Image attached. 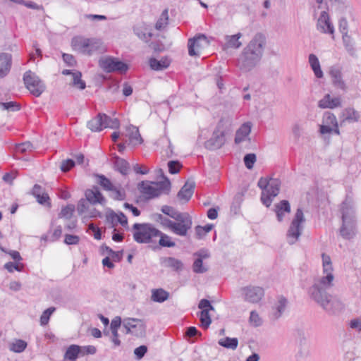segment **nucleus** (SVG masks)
Here are the masks:
<instances>
[{
	"instance_id": "58",
	"label": "nucleus",
	"mask_w": 361,
	"mask_h": 361,
	"mask_svg": "<svg viewBox=\"0 0 361 361\" xmlns=\"http://www.w3.org/2000/svg\"><path fill=\"white\" fill-rule=\"evenodd\" d=\"M0 106H1L4 110H11L13 111H19L20 109V105L16 102H0Z\"/></svg>"
},
{
	"instance_id": "64",
	"label": "nucleus",
	"mask_w": 361,
	"mask_h": 361,
	"mask_svg": "<svg viewBox=\"0 0 361 361\" xmlns=\"http://www.w3.org/2000/svg\"><path fill=\"white\" fill-rule=\"evenodd\" d=\"M23 264H15L13 262H9L5 264L4 268L8 270L9 272H13L14 270L18 271H21L23 269Z\"/></svg>"
},
{
	"instance_id": "16",
	"label": "nucleus",
	"mask_w": 361,
	"mask_h": 361,
	"mask_svg": "<svg viewBox=\"0 0 361 361\" xmlns=\"http://www.w3.org/2000/svg\"><path fill=\"white\" fill-rule=\"evenodd\" d=\"M135 35L142 41L148 42L153 36L152 29L144 23L137 24L133 27Z\"/></svg>"
},
{
	"instance_id": "36",
	"label": "nucleus",
	"mask_w": 361,
	"mask_h": 361,
	"mask_svg": "<svg viewBox=\"0 0 361 361\" xmlns=\"http://www.w3.org/2000/svg\"><path fill=\"white\" fill-rule=\"evenodd\" d=\"M87 127L92 131H94V132L101 131L103 129L102 113H99L96 117L91 119L87 123Z\"/></svg>"
},
{
	"instance_id": "31",
	"label": "nucleus",
	"mask_w": 361,
	"mask_h": 361,
	"mask_svg": "<svg viewBox=\"0 0 361 361\" xmlns=\"http://www.w3.org/2000/svg\"><path fill=\"white\" fill-rule=\"evenodd\" d=\"M108 192H109V196L114 200L121 201L124 200L126 197V191L121 185L118 187L114 185L111 190H109Z\"/></svg>"
},
{
	"instance_id": "5",
	"label": "nucleus",
	"mask_w": 361,
	"mask_h": 361,
	"mask_svg": "<svg viewBox=\"0 0 361 361\" xmlns=\"http://www.w3.org/2000/svg\"><path fill=\"white\" fill-rule=\"evenodd\" d=\"M133 230L134 240L142 244L155 242L154 238L161 234V231L148 223H135L133 226Z\"/></svg>"
},
{
	"instance_id": "46",
	"label": "nucleus",
	"mask_w": 361,
	"mask_h": 361,
	"mask_svg": "<svg viewBox=\"0 0 361 361\" xmlns=\"http://www.w3.org/2000/svg\"><path fill=\"white\" fill-rule=\"evenodd\" d=\"M324 273H326V276H322L319 281V283H317L319 287H322L321 286H324V287H330L332 286V282L334 279V276L333 274V271H324Z\"/></svg>"
},
{
	"instance_id": "29",
	"label": "nucleus",
	"mask_w": 361,
	"mask_h": 361,
	"mask_svg": "<svg viewBox=\"0 0 361 361\" xmlns=\"http://www.w3.org/2000/svg\"><path fill=\"white\" fill-rule=\"evenodd\" d=\"M264 295V290L260 286H250V302L257 303Z\"/></svg>"
},
{
	"instance_id": "11",
	"label": "nucleus",
	"mask_w": 361,
	"mask_h": 361,
	"mask_svg": "<svg viewBox=\"0 0 361 361\" xmlns=\"http://www.w3.org/2000/svg\"><path fill=\"white\" fill-rule=\"evenodd\" d=\"M99 63L100 67L106 73H125L128 70V66L125 63L113 57L100 59Z\"/></svg>"
},
{
	"instance_id": "8",
	"label": "nucleus",
	"mask_w": 361,
	"mask_h": 361,
	"mask_svg": "<svg viewBox=\"0 0 361 361\" xmlns=\"http://www.w3.org/2000/svg\"><path fill=\"white\" fill-rule=\"evenodd\" d=\"M305 218L302 207H298L287 231L288 243L294 244L302 235Z\"/></svg>"
},
{
	"instance_id": "47",
	"label": "nucleus",
	"mask_w": 361,
	"mask_h": 361,
	"mask_svg": "<svg viewBox=\"0 0 361 361\" xmlns=\"http://www.w3.org/2000/svg\"><path fill=\"white\" fill-rule=\"evenodd\" d=\"M238 339L235 338L226 337L224 339H221L219 341V344L224 348L230 349H235L238 346Z\"/></svg>"
},
{
	"instance_id": "40",
	"label": "nucleus",
	"mask_w": 361,
	"mask_h": 361,
	"mask_svg": "<svg viewBox=\"0 0 361 361\" xmlns=\"http://www.w3.org/2000/svg\"><path fill=\"white\" fill-rule=\"evenodd\" d=\"M241 33L238 32L233 35L226 36V46L228 47L238 48L241 46L242 43L239 41L241 37Z\"/></svg>"
},
{
	"instance_id": "62",
	"label": "nucleus",
	"mask_w": 361,
	"mask_h": 361,
	"mask_svg": "<svg viewBox=\"0 0 361 361\" xmlns=\"http://www.w3.org/2000/svg\"><path fill=\"white\" fill-rule=\"evenodd\" d=\"M181 165L178 161H170L168 163L169 171L171 174L178 173Z\"/></svg>"
},
{
	"instance_id": "20",
	"label": "nucleus",
	"mask_w": 361,
	"mask_h": 361,
	"mask_svg": "<svg viewBox=\"0 0 361 361\" xmlns=\"http://www.w3.org/2000/svg\"><path fill=\"white\" fill-rule=\"evenodd\" d=\"M341 105V99L339 97H331L329 94H326L318 102V106L321 109H335Z\"/></svg>"
},
{
	"instance_id": "19",
	"label": "nucleus",
	"mask_w": 361,
	"mask_h": 361,
	"mask_svg": "<svg viewBox=\"0 0 361 361\" xmlns=\"http://www.w3.org/2000/svg\"><path fill=\"white\" fill-rule=\"evenodd\" d=\"M195 183L194 181H187L177 194V197L187 202L190 200L194 193Z\"/></svg>"
},
{
	"instance_id": "22",
	"label": "nucleus",
	"mask_w": 361,
	"mask_h": 361,
	"mask_svg": "<svg viewBox=\"0 0 361 361\" xmlns=\"http://www.w3.org/2000/svg\"><path fill=\"white\" fill-rule=\"evenodd\" d=\"M329 75L332 78V82L334 86L338 87L343 90H345L346 85L342 79V73L340 68L331 66L329 70Z\"/></svg>"
},
{
	"instance_id": "15",
	"label": "nucleus",
	"mask_w": 361,
	"mask_h": 361,
	"mask_svg": "<svg viewBox=\"0 0 361 361\" xmlns=\"http://www.w3.org/2000/svg\"><path fill=\"white\" fill-rule=\"evenodd\" d=\"M317 28L321 30L323 33L334 35V27L330 20L328 13L325 11H322L318 19Z\"/></svg>"
},
{
	"instance_id": "25",
	"label": "nucleus",
	"mask_w": 361,
	"mask_h": 361,
	"mask_svg": "<svg viewBox=\"0 0 361 361\" xmlns=\"http://www.w3.org/2000/svg\"><path fill=\"white\" fill-rule=\"evenodd\" d=\"M206 40V37L204 35H202L197 37L189 39L188 47V54L191 56H198L199 55V49L201 47L200 41Z\"/></svg>"
},
{
	"instance_id": "1",
	"label": "nucleus",
	"mask_w": 361,
	"mask_h": 361,
	"mask_svg": "<svg viewBox=\"0 0 361 361\" xmlns=\"http://www.w3.org/2000/svg\"><path fill=\"white\" fill-rule=\"evenodd\" d=\"M353 200L346 195L341 207L342 225L339 229L341 236L345 240H352L357 234V221Z\"/></svg>"
},
{
	"instance_id": "56",
	"label": "nucleus",
	"mask_w": 361,
	"mask_h": 361,
	"mask_svg": "<svg viewBox=\"0 0 361 361\" xmlns=\"http://www.w3.org/2000/svg\"><path fill=\"white\" fill-rule=\"evenodd\" d=\"M295 336L296 340L299 342L300 346L306 345L307 337L304 329L299 328L296 329Z\"/></svg>"
},
{
	"instance_id": "49",
	"label": "nucleus",
	"mask_w": 361,
	"mask_h": 361,
	"mask_svg": "<svg viewBox=\"0 0 361 361\" xmlns=\"http://www.w3.org/2000/svg\"><path fill=\"white\" fill-rule=\"evenodd\" d=\"M82 74L79 71H75L73 73V86L77 87L80 90H84L86 87L85 82L81 80Z\"/></svg>"
},
{
	"instance_id": "18",
	"label": "nucleus",
	"mask_w": 361,
	"mask_h": 361,
	"mask_svg": "<svg viewBox=\"0 0 361 361\" xmlns=\"http://www.w3.org/2000/svg\"><path fill=\"white\" fill-rule=\"evenodd\" d=\"M274 212L276 213V219L279 222L283 221L286 214L291 212L290 204L288 200H283L275 204Z\"/></svg>"
},
{
	"instance_id": "37",
	"label": "nucleus",
	"mask_w": 361,
	"mask_h": 361,
	"mask_svg": "<svg viewBox=\"0 0 361 361\" xmlns=\"http://www.w3.org/2000/svg\"><path fill=\"white\" fill-rule=\"evenodd\" d=\"M129 140L130 142L133 145H139L142 142V139L139 133V130L137 127L130 126L129 127Z\"/></svg>"
},
{
	"instance_id": "23",
	"label": "nucleus",
	"mask_w": 361,
	"mask_h": 361,
	"mask_svg": "<svg viewBox=\"0 0 361 361\" xmlns=\"http://www.w3.org/2000/svg\"><path fill=\"white\" fill-rule=\"evenodd\" d=\"M131 319L135 321H130L129 323H126V325L131 327L133 331V335L137 337L144 336L146 333V325L144 321L136 318H131Z\"/></svg>"
},
{
	"instance_id": "48",
	"label": "nucleus",
	"mask_w": 361,
	"mask_h": 361,
	"mask_svg": "<svg viewBox=\"0 0 361 361\" xmlns=\"http://www.w3.org/2000/svg\"><path fill=\"white\" fill-rule=\"evenodd\" d=\"M158 238H159V244L161 247H173L176 245V243L171 240V238L162 232L161 235H159Z\"/></svg>"
},
{
	"instance_id": "17",
	"label": "nucleus",
	"mask_w": 361,
	"mask_h": 361,
	"mask_svg": "<svg viewBox=\"0 0 361 361\" xmlns=\"http://www.w3.org/2000/svg\"><path fill=\"white\" fill-rule=\"evenodd\" d=\"M85 197L87 200L92 204H100L104 205L106 202L97 187L87 190L85 191Z\"/></svg>"
},
{
	"instance_id": "45",
	"label": "nucleus",
	"mask_w": 361,
	"mask_h": 361,
	"mask_svg": "<svg viewBox=\"0 0 361 361\" xmlns=\"http://www.w3.org/2000/svg\"><path fill=\"white\" fill-rule=\"evenodd\" d=\"M323 122L336 128V126H340L335 114L331 111H326L323 115Z\"/></svg>"
},
{
	"instance_id": "9",
	"label": "nucleus",
	"mask_w": 361,
	"mask_h": 361,
	"mask_svg": "<svg viewBox=\"0 0 361 361\" xmlns=\"http://www.w3.org/2000/svg\"><path fill=\"white\" fill-rule=\"evenodd\" d=\"M23 81L26 88L37 97H39L46 89L43 81L31 71H26L24 73Z\"/></svg>"
},
{
	"instance_id": "41",
	"label": "nucleus",
	"mask_w": 361,
	"mask_h": 361,
	"mask_svg": "<svg viewBox=\"0 0 361 361\" xmlns=\"http://www.w3.org/2000/svg\"><path fill=\"white\" fill-rule=\"evenodd\" d=\"M169 24L168 9H164L155 24L157 30H161Z\"/></svg>"
},
{
	"instance_id": "63",
	"label": "nucleus",
	"mask_w": 361,
	"mask_h": 361,
	"mask_svg": "<svg viewBox=\"0 0 361 361\" xmlns=\"http://www.w3.org/2000/svg\"><path fill=\"white\" fill-rule=\"evenodd\" d=\"M198 308L201 309V311L214 310V307L211 305L209 300H208L207 299H202L198 304Z\"/></svg>"
},
{
	"instance_id": "39",
	"label": "nucleus",
	"mask_w": 361,
	"mask_h": 361,
	"mask_svg": "<svg viewBox=\"0 0 361 361\" xmlns=\"http://www.w3.org/2000/svg\"><path fill=\"white\" fill-rule=\"evenodd\" d=\"M80 352V347L77 345H70L64 355V358L70 360H75L78 358Z\"/></svg>"
},
{
	"instance_id": "10",
	"label": "nucleus",
	"mask_w": 361,
	"mask_h": 361,
	"mask_svg": "<svg viewBox=\"0 0 361 361\" xmlns=\"http://www.w3.org/2000/svg\"><path fill=\"white\" fill-rule=\"evenodd\" d=\"M161 211L165 215H167L174 219L176 222L180 224V225H184V227L188 230H190L192 228V221L188 213L180 212L174 207L168 205L162 206Z\"/></svg>"
},
{
	"instance_id": "3",
	"label": "nucleus",
	"mask_w": 361,
	"mask_h": 361,
	"mask_svg": "<svg viewBox=\"0 0 361 361\" xmlns=\"http://www.w3.org/2000/svg\"><path fill=\"white\" fill-rule=\"evenodd\" d=\"M258 187L262 190L261 202L266 207H269L280 192L281 181L279 178L271 177H261L257 183Z\"/></svg>"
},
{
	"instance_id": "34",
	"label": "nucleus",
	"mask_w": 361,
	"mask_h": 361,
	"mask_svg": "<svg viewBox=\"0 0 361 361\" xmlns=\"http://www.w3.org/2000/svg\"><path fill=\"white\" fill-rule=\"evenodd\" d=\"M150 68L155 71H161L169 66V61L167 59H162L160 61L151 58L149 61Z\"/></svg>"
},
{
	"instance_id": "44",
	"label": "nucleus",
	"mask_w": 361,
	"mask_h": 361,
	"mask_svg": "<svg viewBox=\"0 0 361 361\" xmlns=\"http://www.w3.org/2000/svg\"><path fill=\"white\" fill-rule=\"evenodd\" d=\"M102 254H107L110 255L112 259L115 262H119L122 257V251H114L111 247L107 245L102 246Z\"/></svg>"
},
{
	"instance_id": "35",
	"label": "nucleus",
	"mask_w": 361,
	"mask_h": 361,
	"mask_svg": "<svg viewBox=\"0 0 361 361\" xmlns=\"http://www.w3.org/2000/svg\"><path fill=\"white\" fill-rule=\"evenodd\" d=\"M169 296V293L162 288L152 290V300L157 302H163L166 301Z\"/></svg>"
},
{
	"instance_id": "38",
	"label": "nucleus",
	"mask_w": 361,
	"mask_h": 361,
	"mask_svg": "<svg viewBox=\"0 0 361 361\" xmlns=\"http://www.w3.org/2000/svg\"><path fill=\"white\" fill-rule=\"evenodd\" d=\"M116 169L119 171L122 175H127L130 171L129 163L123 159L116 158L115 163Z\"/></svg>"
},
{
	"instance_id": "7",
	"label": "nucleus",
	"mask_w": 361,
	"mask_h": 361,
	"mask_svg": "<svg viewBox=\"0 0 361 361\" xmlns=\"http://www.w3.org/2000/svg\"><path fill=\"white\" fill-rule=\"evenodd\" d=\"M267 43V37L262 32H257L250 41V71L261 61Z\"/></svg>"
},
{
	"instance_id": "30",
	"label": "nucleus",
	"mask_w": 361,
	"mask_h": 361,
	"mask_svg": "<svg viewBox=\"0 0 361 361\" xmlns=\"http://www.w3.org/2000/svg\"><path fill=\"white\" fill-rule=\"evenodd\" d=\"M248 138V122L244 123L236 131L235 143L238 145Z\"/></svg>"
},
{
	"instance_id": "43",
	"label": "nucleus",
	"mask_w": 361,
	"mask_h": 361,
	"mask_svg": "<svg viewBox=\"0 0 361 361\" xmlns=\"http://www.w3.org/2000/svg\"><path fill=\"white\" fill-rule=\"evenodd\" d=\"M96 177L97 178V183L106 191L111 190V188L114 185L104 175L97 174Z\"/></svg>"
},
{
	"instance_id": "53",
	"label": "nucleus",
	"mask_w": 361,
	"mask_h": 361,
	"mask_svg": "<svg viewBox=\"0 0 361 361\" xmlns=\"http://www.w3.org/2000/svg\"><path fill=\"white\" fill-rule=\"evenodd\" d=\"M250 323L253 324L254 326L255 327H258L262 325L263 320L259 316L257 311L252 310L250 312Z\"/></svg>"
},
{
	"instance_id": "54",
	"label": "nucleus",
	"mask_w": 361,
	"mask_h": 361,
	"mask_svg": "<svg viewBox=\"0 0 361 361\" xmlns=\"http://www.w3.org/2000/svg\"><path fill=\"white\" fill-rule=\"evenodd\" d=\"M237 66L242 71L247 73L248 67V57L247 56L245 51H244L243 55L238 59Z\"/></svg>"
},
{
	"instance_id": "60",
	"label": "nucleus",
	"mask_w": 361,
	"mask_h": 361,
	"mask_svg": "<svg viewBox=\"0 0 361 361\" xmlns=\"http://www.w3.org/2000/svg\"><path fill=\"white\" fill-rule=\"evenodd\" d=\"M339 31L341 32L342 36L348 35V23L346 18L341 17L338 22Z\"/></svg>"
},
{
	"instance_id": "55",
	"label": "nucleus",
	"mask_w": 361,
	"mask_h": 361,
	"mask_svg": "<svg viewBox=\"0 0 361 361\" xmlns=\"http://www.w3.org/2000/svg\"><path fill=\"white\" fill-rule=\"evenodd\" d=\"M55 307H51L44 310L41 317H40V324L41 325H46L48 324L49 317L51 314L55 311Z\"/></svg>"
},
{
	"instance_id": "32",
	"label": "nucleus",
	"mask_w": 361,
	"mask_h": 361,
	"mask_svg": "<svg viewBox=\"0 0 361 361\" xmlns=\"http://www.w3.org/2000/svg\"><path fill=\"white\" fill-rule=\"evenodd\" d=\"M102 127L103 128H112L116 129L118 128L120 126V122L118 118H111L105 114L102 113Z\"/></svg>"
},
{
	"instance_id": "42",
	"label": "nucleus",
	"mask_w": 361,
	"mask_h": 361,
	"mask_svg": "<svg viewBox=\"0 0 361 361\" xmlns=\"http://www.w3.org/2000/svg\"><path fill=\"white\" fill-rule=\"evenodd\" d=\"M319 132L321 135L331 134V133H334L337 135H341V131L338 128V126H336V128H334V126L326 124V123L322 124L319 126Z\"/></svg>"
},
{
	"instance_id": "52",
	"label": "nucleus",
	"mask_w": 361,
	"mask_h": 361,
	"mask_svg": "<svg viewBox=\"0 0 361 361\" xmlns=\"http://www.w3.org/2000/svg\"><path fill=\"white\" fill-rule=\"evenodd\" d=\"M203 260L200 258H197L192 265V270L197 274H203L207 271V268L204 266Z\"/></svg>"
},
{
	"instance_id": "33",
	"label": "nucleus",
	"mask_w": 361,
	"mask_h": 361,
	"mask_svg": "<svg viewBox=\"0 0 361 361\" xmlns=\"http://www.w3.org/2000/svg\"><path fill=\"white\" fill-rule=\"evenodd\" d=\"M342 39H343L344 47L346 49L347 52L351 56H356V49L354 47V45H355L354 39L350 35H348V34L345 35H343Z\"/></svg>"
},
{
	"instance_id": "59",
	"label": "nucleus",
	"mask_w": 361,
	"mask_h": 361,
	"mask_svg": "<svg viewBox=\"0 0 361 361\" xmlns=\"http://www.w3.org/2000/svg\"><path fill=\"white\" fill-rule=\"evenodd\" d=\"M322 264H323V271H333L334 269L332 267L331 257L324 253H323L322 255Z\"/></svg>"
},
{
	"instance_id": "24",
	"label": "nucleus",
	"mask_w": 361,
	"mask_h": 361,
	"mask_svg": "<svg viewBox=\"0 0 361 361\" xmlns=\"http://www.w3.org/2000/svg\"><path fill=\"white\" fill-rule=\"evenodd\" d=\"M288 303V299L285 296L283 295L277 296V302L272 307L274 310L273 316L275 319H279L283 315Z\"/></svg>"
},
{
	"instance_id": "13",
	"label": "nucleus",
	"mask_w": 361,
	"mask_h": 361,
	"mask_svg": "<svg viewBox=\"0 0 361 361\" xmlns=\"http://www.w3.org/2000/svg\"><path fill=\"white\" fill-rule=\"evenodd\" d=\"M220 126L214 131L212 137L205 142L206 148L209 150L219 149L225 142V136L222 130L219 129Z\"/></svg>"
},
{
	"instance_id": "27",
	"label": "nucleus",
	"mask_w": 361,
	"mask_h": 361,
	"mask_svg": "<svg viewBox=\"0 0 361 361\" xmlns=\"http://www.w3.org/2000/svg\"><path fill=\"white\" fill-rule=\"evenodd\" d=\"M247 186H244L240 192H238L233 200V202L231 207V210L235 214H237L240 212V204L244 200L243 197L247 193Z\"/></svg>"
},
{
	"instance_id": "12",
	"label": "nucleus",
	"mask_w": 361,
	"mask_h": 361,
	"mask_svg": "<svg viewBox=\"0 0 361 361\" xmlns=\"http://www.w3.org/2000/svg\"><path fill=\"white\" fill-rule=\"evenodd\" d=\"M164 228L169 229L173 233L179 236H185L189 230L184 227V225L172 221L166 217L162 219L160 224Z\"/></svg>"
},
{
	"instance_id": "14",
	"label": "nucleus",
	"mask_w": 361,
	"mask_h": 361,
	"mask_svg": "<svg viewBox=\"0 0 361 361\" xmlns=\"http://www.w3.org/2000/svg\"><path fill=\"white\" fill-rule=\"evenodd\" d=\"M340 126L343 127L346 123H354L358 121L360 118L359 113L353 108H345L338 116Z\"/></svg>"
},
{
	"instance_id": "2",
	"label": "nucleus",
	"mask_w": 361,
	"mask_h": 361,
	"mask_svg": "<svg viewBox=\"0 0 361 361\" xmlns=\"http://www.w3.org/2000/svg\"><path fill=\"white\" fill-rule=\"evenodd\" d=\"M309 293L312 300L320 305L329 314L339 315L345 310V305L338 300L331 301L325 288L314 283L309 288Z\"/></svg>"
},
{
	"instance_id": "21",
	"label": "nucleus",
	"mask_w": 361,
	"mask_h": 361,
	"mask_svg": "<svg viewBox=\"0 0 361 361\" xmlns=\"http://www.w3.org/2000/svg\"><path fill=\"white\" fill-rule=\"evenodd\" d=\"M12 57L8 53H0V79L9 73L11 67Z\"/></svg>"
},
{
	"instance_id": "51",
	"label": "nucleus",
	"mask_w": 361,
	"mask_h": 361,
	"mask_svg": "<svg viewBox=\"0 0 361 361\" xmlns=\"http://www.w3.org/2000/svg\"><path fill=\"white\" fill-rule=\"evenodd\" d=\"M209 312V311L207 310L200 312V320L201 322V326L204 329H207L212 323V319Z\"/></svg>"
},
{
	"instance_id": "57",
	"label": "nucleus",
	"mask_w": 361,
	"mask_h": 361,
	"mask_svg": "<svg viewBox=\"0 0 361 361\" xmlns=\"http://www.w3.org/2000/svg\"><path fill=\"white\" fill-rule=\"evenodd\" d=\"M74 210L75 207L73 205H67L66 207L62 208L59 214V217L69 219L73 216Z\"/></svg>"
},
{
	"instance_id": "6",
	"label": "nucleus",
	"mask_w": 361,
	"mask_h": 361,
	"mask_svg": "<svg viewBox=\"0 0 361 361\" xmlns=\"http://www.w3.org/2000/svg\"><path fill=\"white\" fill-rule=\"evenodd\" d=\"M138 189L147 199L157 197L162 193L168 194L171 189V183L168 178L159 182L142 181Z\"/></svg>"
},
{
	"instance_id": "50",
	"label": "nucleus",
	"mask_w": 361,
	"mask_h": 361,
	"mask_svg": "<svg viewBox=\"0 0 361 361\" xmlns=\"http://www.w3.org/2000/svg\"><path fill=\"white\" fill-rule=\"evenodd\" d=\"M27 347V343L21 339H18L13 342L10 347V350L15 353H22Z\"/></svg>"
},
{
	"instance_id": "4",
	"label": "nucleus",
	"mask_w": 361,
	"mask_h": 361,
	"mask_svg": "<svg viewBox=\"0 0 361 361\" xmlns=\"http://www.w3.org/2000/svg\"><path fill=\"white\" fill-rule=\"evenodd\" d=\"M72 46L74 50L88 56L101 54L104 51L102 41L96 38L75 37L72 39Z\"/></svg>"
},
{
	"instance_id": "28",
	"label": "nucleus",
	"mask_w": 361,
	"mask_h": 361,
	"mask_svg": "<svg viewBox=\"0 0 361 361\" xmlns=\"http://www.w3.org/2000/svg\"><path fill=\"white\" fill-rule=\"evenodd\" d=\"M161 263L164 267L171 268L176 271H181L183 268V264L180 260L171 257L162 258Z\"/></svg>"
},
{
	"instance_id": "26",
	"label": "nucleus",
	"mask_w": 361,
	"mask_h": 361,
	"mask_svg": "<svg viewBox=\"0 0 361 361\" xmlns=\"http://www.w3.org/2000/svg\"><path fill=\"white\" fill-rule=\"evenodd\" d=\"M308 59L310 66L313 71L315 77L319 79L322 78L324 77V73L321 68L318 57L314 54H310Z\"/></svg>"
},
{
	"instance_id": "61",
	"label": "nucleus",
	"mask_w": 361,
	"mask_h": 361,
	"mask_svg": "<svg viewBox=\"0 0 361 361\" xmlns=\"http://www.w3.org/2000/svg\"><path fill=\"white\" fill-rule=\"evenodd\" d=\"M75 164V163L73 159H68L61 161L60 168L62 171L67 172L71 170Z\"/></svg>"
}]
</instances>
